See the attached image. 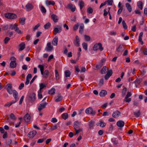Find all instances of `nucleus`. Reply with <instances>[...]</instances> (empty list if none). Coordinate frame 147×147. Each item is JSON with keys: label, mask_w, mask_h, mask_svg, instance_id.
<instances>
[{"label": "nucleus", "mask_w": 147, "mask_h": 147, "mask_svg": "<svg viewBox=\"0 0 147 147\" xmlns=\"http://www.w3.org/2000/svg\"><path fill=\"white\" fill-rule=\"evenodd\" d=\"M57 125L56 124L55 125H54L51 126L50 128V130L51 131H53L54 130H55L57 129Z\"/></svg>", "instance_id": "50"}, {"label": "nucleus", "mask_w": 147, "mask_h": 147, "mask_svg": "<svg viewBox=\"0 0 147 147\" xmlns=\"http://www.w3.org/2000/svg\"><path fill=\"white\" fill-rule=\"evenodd\" d=\"M122 24L123 28L125 29H127V26L124 20L122 21Z\"/></svg>", "instance_id": "54"}, {"label": "nucleus", "mask_w": 147, "mask_h": 147, "mask_svg": "<svg viewBox=\"0 0 147 147\" xmlns=\"http://www.w3.org/2000/svg\"><path fill=\"white\" fill-rule=\"evenodd\" d=\"M26 19L24 18H22L20 19L19 20L20 23L22 25H24L25 23Z\"/></svg>", "instance_id": "37"}, {"label": "nucleus", "mask_w": 147, "mask_h": 147, "mask_svg": "<svg viewBox=\"0 0 147 147\" xmlns=\"http://www.w3.org/2000/svg\"><path fill=\"white\" fill-rule=\"evenodd\" d=\"M40 24L39 23H38L33 28V31H35L40 26Z\"/></svg>", "instance_id": "58"}, {"label": "nucleus", "mask_w": 147, "mask_h": 147, "mask_svg": "<svg viewBox=\"0 0 147 147\" xmlns=\"http://www.w3.org/2000/svg\"><path fill=\"white\" fill-rule=\"evenodd\" d=\"M76 40H74V43L76 47H78L80 45V40L78 36H76Z\"/></svg>", "instance_id": "12"}, {"label": "nucleus", "mask_w": 147, "mask_h": 147, "mask_svg": "<svg viewBox=\"0 0 147 147\" xmlns=\"http://www.w3.org/2000/svg\"><path fill=\"white\" fill-rule=\"evenodd\" d=\"M48 104V103L46 102L41 103L39 105L38 110L39 111H41L42 109L45 108Z\"/></svg>", "instance_id": "5"}, {"label": "nucleus", "mask_w": 147, "mask_h": 147, "mask_svg": "<svg viewBox=\"0 0 147 147\" xmlns=\"http://www.w3.org/2000/svg\"><path fill=\"white\" fill-rule=\"evenodd\" d=\"M7 86L6 90L8 93L10 94H12L15 99H18V93L15 90H12V84H8L7 85Z\"/></svg>", "instance_id": "1"}, {"label": "nucleus", "mask_w": 147, "mask_h": 147, "mask_svg": "<svg viewBox=\"0 0 147 147\" xmlns=\"http://www.w3.org/2000/svg\"><path fill=\"white\" fill-rule=\"evenodd\" d=\"M84 26L83 24H81L80 26L79 32L81 34H82L84 32Z\"/></svg>", "instance_id": "23"}, {"label": "nucleus", "mask_w": 147, "mask_h": 147, "mask_svg": "<svg viewBox=\"0 0 147 147\" xmlns=\"http://www.w3.org/2000/svg\"><path fill=\"white\" fill-rule=\"evenodd\" d=\"M52 19L55 22H57L59 20V17L55 14H53L51 16Z\"/></svg>", "instance_id": "14"}, {"label": "nucleus", "mask_w": 147, "mask_h": 147, "mask_svg": "<svg viewBox=\"0 0 147 147\" xmlns=\"http://www.w3.org/2000/svg\"><path fill=\"white\" fill-rule=\"evenodd\" d=\"M67 8L70 9L72 12L74 11L76 9V8L75 7H73V5L72 4H69L67 7Z\"/></svg>", "instance_id": "19"}, {"label": "nucleus", "mask_w": 147, "mask_h": 147, "mask_svg": "<svg viewBox=\"0 0 147 147\" xmlns=\"http://www.w3.org/2000/svg\"><path fill=\"white\" fill-rule=\"evenodd\" d=\"M113 74V71L112 70H108L107 74L105 76V80H108L109 78Z\"/></svg>", "instance_id": "11"}, {"label": "nucleus", "mask_w": 147, "mask_h": 147, "mask_svg": "<svg viewBox=\"0 0 147 147\" xmlns=\"http://www.w3.org/2000/svg\"><path fill=\"white\" fill-rule=\"evenodd\" d=\"M58 28H55L53 31L54 34L56 35L58 33L62 31V29L61 27L59 26H57Z\"/></svg>", "instance_id": "6"}, {"label": "nucleus", "mask_w": 147, "mask_h": 147, "mask_svg": "<svg viewBox=\"0 0 147 147\" xmlns=\"http://www.w3.org/2000/svg\"><path fill=\"white\" fill-rule=\"evenodd\" d=\"M33 8V6L30 3H28L25 6V9L27 11H30Z\"/></svg>", "instance_id": "7"}, {"label": "nucleus", "mask_w": 147, "mask_h": 147, "mask_svg": "<svg viewBox=\"0 0 147 147\" xmlns=\"http://www.w3.org/2000/svg\"><path fill=\"white\" fill-rule=\"evenodd\" d=\"M57 98L56 97L55 98V101L56 102H58L61 101L62 99V97L60 95L57 96Z\"/></svg>", "instance_id": "35"}, {"label": "nucleus", "mask_w": 147, "mask_h": 147, "mask_svg": "<svg viewBox=\"0 0 147 147\" xmlns=\"http://www.w3.org/2000/svg\"><path fill=\"white\" fill-rule=\"evenodd\" d=\"M93 49L94 51H97L99 49L100 51H102L103 48L101 44L99 43L96 44L93 46Z\"/></svg>", "instance_id": "2"}, {"label": "nucleus", "mask_w": 147, "mask_h": 147, "mask_svg": "<svg viewBox=\"0 0 147 147\" xmlns=\"http://www.w3.org/2000/svg\"><path fill=\"white\" fill-rule=\"evenodd\" d=\"M79 26V24H75L73 27V30H77L78 29V28Z\"/></svg>", "instance_id": "52"}, {"label": "nucleus", "mask_w": 147, "mask_h": 147, "mask_svg": "<svg viewBox=\"0 0 147 147\" xmlns=\"http://www.w3.org/2000/svg\"><path fill=\"white\" fill-rule=\"evenodd\" d=\"M55 72L56 79L57 80H58L59 79L60 77L58 72L56 69L55 70Z\"/></svg>", "instance_id": "39"}, {"label": "nucleus", "mask_w": 147, "mask_h": 147, "mask_svg": "<svg viewBox=\"0 0 147 147\" xmlns=\"http://www.w3.org/2000/svg\"><path fill=\"white\" fill-rule=\"evenodd\" d=\"M138 6L140 9L142 10L143 8V3L141 1H139L137 3Z\"/></svg>", "instance_id": "34"}, {"label": "nucleus", "mask_w": 147, "mask_h": 147, "mask_svg": "<svg viewBox=\"0 0 147 147\" xmlns=\"http://www.w3.org/2000/svg\"><path fill=\"white\" fill-rule=\"evenodd\" d=\"M7 132H5L4 133V134L3 136V139L7 138Z\"/></svg>", "instance_id": "61"}, {"label": "nucleus", "mask_w": 147, "mask_h": 147, "mask_svg": "<svg viewBox=\"0 0 147 147\" xmlns=\"http://www.w3.org/2000/svg\"><path fill=\"white\" fill-rule=\"evenodd\" d=\"M124 49L122 45H120L119 47L116 49V51L122 53L124 50Z\"/></svg>", "instance_id": "24"}, {"label": "nucleus", "mask_w": 147, "mask_h": 147, "mask_svg": "<svg viewBox=\"0 0 147 147\" xmlns=\"http://www.w3.org/2000/svg\"><path fill=\"white\" fill-rule=\"evenodd\" d=\"M55 92V90L54 88H52L49 91V93L50 94H54Z\"/></svg>", "instance_id": "36"}, {"label": "nucleus", "mask_w": 147, "mask_h": 147, "mask_svg": "<svg viewBox=\"0 0 147 147\" xmlns=\"http://www.w3.org/2000/svg\"><path fill=\"white\" fill-rule=\"evenodd\" d=\"M10 118L13 120H16V117L15 115L13 113H11L10 115Z\"/></svg>", "instance_id": "51"}, {"label": "nucleus", "mask_w": 147, "mask_h": 147, "mask_svg": "<svg viewBox=\"0 0 147 147\" xmlns=\"http://www.w3.org/2000/svg\"><path fill=\"white\" fill-rule=\"evenodd\" d=\"M107 94V92L105 90H102L99 93V95L101 97L105 96Z\"/></svg>", "instance_id": "20"}, {"label": "nucleus", "mask_w": 147, "mask_h": 147, "mask_svg": "<svg viewBox=\"0 0 147 147\" xmlns=\"http://www.w3.org/2000/svg\"><path fill=\"white\" fill-rule=\"evenodd\" d=\"M87 11L89 13H92L93 12V9L91 7L88 8L87 9Z\"/></svg>", "instance_id": "53"}, {"label": "nucleus", "mask_w": 147, "mask_h": 147, "mask_svg": "<svg viewBox=\"0 0 147 147\" xmlns=\"http://www.w3.org/2000/svg\"><path fill=\"white\" fill-rule=\"evenodd\" d=\"M134 114L136 117H139L140 115V111L139 110L137 112H134Z\"/></svg>", "instance_id": "46"}, {"label": "nucleus", "mask_w": 147, "mask_h": 147, "mask_svg": "<svg viewBox=\"0 0 147 147\" xmlns=\"http://www.w3.org/2000/svg\"><path fill=\"white\" fill-rule=\"evenodd\" d=\"M17 64L16 62L11 61L9 66L11 68H14L16 67V66Z\"/></svg>", "instance_id": "26"}, {"label": "nucleus", "mask_w": 147, "mask_h": 147, "mask_svg": "<svg viewBox=\"0 0 147 147\" xmlns=\"http://www.w3.org/2000/svg\"><path fill=\"white\" fill-rule=\"evenodd\" d=\"M121 112L118 111H116L114 112L112 114V116L115 118H118L121 114Z\"/></svg>", "instance_id": "9"}, {"label": "nucleus", "mask_w": 147, "mask_h": 147, "mask_svg": "<svg viewBox=\"0 0 147 147\" xmlns=\"http://www.w3.org/2000/svg\"><path fill=\"white\" fill-rule=\"evenodd\" d=\"M49 72L48 70H46L45 71L44 73V76L45 78H47L48 77L49 75Z\"/></svg>", "instance_id": "33"}, {"label": "nucleus", "mask_w": 147, "mask_h": 147, "mask_svg": "<svg viewBox=\"0 0 147 147\" xmlns=\"http://www.w3.org/2000/svg\"><path fill=\"white\" fill-rule=\"evenodd\" d=\"M40 10L42 13H45L46 12V9L43 6H42L41 7Z\"/></svg>", "instance_id": "48"}, {"label": "nucleus", "mask_w": 147, "mask_h": 147, "mask_svg": "<svg viewBox=\"0 0 147 147\" xmlns=\"http://www.w3.org/2000/svg\"><path fill=\"white\" fill-rule=\"evenodd\" d=\"M106 124L103 122L102 121H100L99 123H98L96 125H98L101 127H104L105 126Z\"/></svg>", "instance_id": "22"}, {"label": "nucleus", "mask_w": 147, "mask_h": 147, "mask_svg": "<svg viewBox=\"0 0 147 147\" xmlns=\"http://www.w3.org/2000/svg\"><path fill=\"white\" fill-rule=\"evenodd\" d=\"M18 25L16 24H11L10 25L9 28L12 30H15L18 27Z\"/></svg>", "instance_id": "30"}, {"label": "nucleus", "mask_w": 147, "mask_h": 147, "mask_svg": "<svg viewBox=\"0 0 147 147\" xmlns=\"http://www.w3.org/2000/svg\"><path fill=\"white\" fill-rule=\"evenodd\" d=\"M85 111L87 114H91L92 115H94L96 113V111H94L91 107H89Z\"/></svg>", "instance_id": "4"}, {"label": "nucleus", "mask_w": 147, "mask_h": 147, "mask_svg": "<svg viewBox=\"0 0 147 147\" xmlns=\"http://www.w3.org/2000/svg\"><path fill=\"white\" fill-rule=\"evenodd\" d=\"M94 121H91L88 122L89 128L90 129H94Z\"/></svg>", "instance_id": "18"}, {"label": "nucleus", "mask_w": 147, "mask_h": 147, "mask_svg": "<svg viewBox=\"0 0 147 147\" xmlns=\"http://www.w3.org/2000/svg\"><path fill=\"white\" fill-rule=\"evenodd\" d=\"M15 31L17 32L19 34H21L22 33L21 30H19V28L17 27L16 29L15 30Z\"/></svg>", "instance_id": "57"}, {"label": "nucleus", "mask_w": 147, "mask_h": 147, "mask_svg": "<svg viewBox=\"0 0 147 147\" xmlns=\"http://www.w3.org/2000/svg\"><path fill=\"white\" fill-rule=\"evenodd\" d=\"M38 98L39 99H41L42 98V94H41V91L40 92L39 91H38Z\"/></svg>", "instance_id": "60"}, {"label": "nucleus", "mask_w": 147, "mask_h": 147, "mask_svg": "<svg viewBox=\"0 0 147 147\" xmlns=\"http://www.w3.org/2000/svg\"><path fill=\"white\" fill-rule=\"evenodd\" d=\"M127 91V88L125 87H124L123 89L122 92V96L123 97L126 94V92Z\"/></svg>", "instance_id": "41"}, {"label": "nucleus", "mask_w": 147, "mask_h": 147, "mask_svg": "<svg viewBox=\"0 0 147 147\" xmlns=\"http://www.w3.org/2000/svg\"><path fill=\"white\" fill-rule=\"evenodd\" d=\"M36 133L37 132L36 131L33 130L29 132L28 135V136L30 138L32 139L36 135Z\"/></svg>", "instance_id": "8"}, {"label": "nucleus", "mask_w": 147, "mask_h": 147, "mask_svg": "<svg viewBox=\"0 0 147 147\" xmlns=\"http://www.w3.org/2000/svg\"><path fill=\"white\" fill-rule=\"evenodd\" d=\"M10 38L8 37H6L4 40V43L5 44H7L10 40Z\"/></svg>", "instance_id": "55"}, {"label": "nucleus", "mask_w": 147, "mask_h": 147, "mask_svg": "<svg viewBox=\"0 0 147 147\" xmlns=\"http://www.w3.org/2000/svg\"><path fill=\"white\" fill-rule=\"evenodd\" d=\"M18 100H15V101H12L10 102H8L4 105V106L6 107H9L12 104L15 103Z\"/></svg>", "instance_id": "17"}, {"label": "nucleus", "mask_w": 147, "mask_h": 147, "mask_svg": "<svg viewBox=\"0 0 147 147\" xmlns=\"http://www.w3.org/2000/svg\"><path fill=\"white\" fill-rule=\"evenodd\" d=\"M5 16L6 18L10 19H13L16 18L17 17V16L15 14L10 13H5Z\"/></svg>", "instance_id": "3"}, {"label": "nucleus", "mask_w": 147, "mask_h": 147, "mask_svg": "<svg viewBox=\"0 0 147 147\" xmlns=\"http://www.w3.org/2000/svg\"><path fill=\"white\" fill-rule=\"evenodd\" d=\"M51 25V24L50 23L48 22L44 25V27L45 29H48L50 27Z\"/></svg>", "instance_id": "43"}, {"label": "nucleus", "mask_w": 147, "mask_h": 147, "mask_svg": "<svg viewBox=\"0 0 147 147\" xmlns=\"http://www.w3.org/2000/svg\"><path fill=\"white\" fill-rule=\"evenodd\" d=\"M40 88L39 90V92H40L41 91V90L44 87H46V86L45 85V84L43 83H41L40 84Z\"/></svg>", "instance_id": "45"}, {"label": "nucleus", "mask_w": 147, "mask_h": 147, "mask_svg": "<svg viewBox=\"0 0 147 147\" xmlns=\"http://www.w3.org/2000/svg\"><path fill=\"white\" fill-rule=\"evenodd\" d=\"M45 3L46 5H54L55 4V3L54 1H48L47 0H46L45 1Z\"/></svg>", "instance_id": "29"}, {"label": "nucleus", "mask_w": 147, "mask_h": 147, "mask_svg": "<svg viewBox=\"0 0 147 147\" xmlns=\"http://www.w3.org/2000/svg\"><path fill=\"white\" fill-rule=\"evenodd\" d=\"M25 44L24 42L21 43L19 45V50L22 51L24 50L25 48Z\"/></svg>", "instance_id": "27"}, {"label": "nucleus", "mask_w": 147, "mask_h": 147, "mask_svg": "<svg viewBox=\"0 0 147 147\" xmlns=\"http://www.w3.org/2000/svg\"><path fill=\"white\" fill-rule=\"evenodd\" d=\"M58 38L57 36L55 37L53 39L52 44L54 46H56L57 44Z\"/></svg>", "instance_id": "21"}, {"label": "nucleus", "mask_w": 147, "mask_h": 147, "mask_svg": "<svg viewBox=\"0 0 147 147\" xmlns=\"http://www.w3.org/2000/svg\"><path fill=\"white\" fill-rule=\"evenodd\" d=\"M62 117L63 119L66 120L68 118V115L67 113H65L62 115Z\"/></svg>", "instance_id": "38"}, {"label": "nucleus", "mask_w": 147, "mask_h": 147, "mask_svg": "<svg viewBox=\"0 0 147 147\" xmlns=\"http://www.w3.org/2000/svg\"><path fill=\"white\" fill-rule=\"evenodd\" d=\"M30 116L28 113H27L24 117V119L25 121L26 122H29L30 121Z\"/></svg>", "instance_id": "16"}, {"label": "nucleus", "mask_w": 147, "mask_h": 147, "mask_svg": "<svg viewBox=\"0 0 147 147\" xmlns=\"http://www.w3.org/2000/svg\"><path fill=\"white\" fill-rule=\"evenodd\" d=\"M38 67L40 69L41 73L42 75L44 76V66L43 65H38Z\"/></svg>", "instance_id": "25"}, {"label": "nucleus", "mask_w": 147, "mask_h": 147, "mask_svg": "<svg viewBox=\"0 0 147 147\" xmlns=\"http://www.w3.org/2000/svg\"><path fill=\"white\" fill-rule=\"evenodd\" d=\"M53 47L51 46V43L49 42L47 43L46 50L47 52H50L53 50Z\"/></svg>", "instance_id": "10"}, {"label": "nucleus", "mask_w": 147, "mask_h": 147, "mask_svg": "<svg viewBox=\"0 0 147 147\" xmlns=\"http://www.w3.org/2000/svg\"><path fill=\"white\" fill-rule=\"evenodd\" d=\"M81 125V122L78 121H76L74 122L73 126L74 129L79 128Z\"/></svg>", "instance_id": "13"}, {"label": "nucleus", "mask_w": 147, "mask_h": 147, "mask_svg": "<svg viewBox=\"0 0 147 147\" xmlns=\"http://www.w3.org/2000/svg\"><path fill=\"white\" fill-rule=\"evenodd\" d=\"M129 12H131L132 10L131 5L128 3H126L125 4Z\"/></svg>", "instance_id": "32"}, {"label": "nucleus", "mask_w": 147, "mask_h": 147, "mask_svg": "<svg viewBox=\"0 0 147 147\" xmlns=\"http://www.w3.org/2000/svg\"><path fill=\"white\" fill-rule=\"evenodd\" d=\"M75 129L76 131V134H77L82 131L83 129L82 128H80L78 129Z\"/></svg>", "instance_id": "49"}, {"label": "nucleus", "mask_w": 147, "mask_h": 147, "mask_svg": "<svg viewBox=\"0 0 147 147\" xmlns=\"http://www.w3.org/2000/svg\"><path fill=\"white\" fill-rule=\"evenodd\" d=\"M107 69L106 67L104 66L100 71V73L102 74H105L107 72Z\"/></svg>", "instance_id": "31"}, {"label": "nucleus", "mask_w": 147, "mask_h": 147, "mask_svg": "<svg viewBox=\"0 0 147 147\" xmlns=\"http://www.w3.org/2000/svg\"><path fill=\"white\" fill-rule=\"evenodd\" d=\"M125 123L123 121L120 120L118 121L117 123V125L121 127H123Z\"/></svg>", "instance_id": "15"}, {"label": "nucleus", "mask_w": 147, "mask_h": 147, "mask_svg": "<svg viewBox=\"0 0 147 147\" xmlns=\"http://www.w3.org/2000/svg\"><path fill=\"white\" fill-rule=\"evenodd\" d=\"M82 47L85 50H87L88 45L86 43L84 42L82 44Z\"/></svg>", "instance_id": "47"}, {"label": "nucleus", "mask_w": 147, "mask_h": 147, "mask_svg": "<svg viewBox=\"0 0 147 147\" xmlns=\"http://www.w3.org/2000/svg\"><path fill=\"white\" fill-rule=\"evenodd\" d=\"M86 71V69L84 67H82L80 71V72H85Z\"/></svg>", "instance_id": "64"}, {"label": "nucleus", "mask_w": 147, "mask_h": 147, "mask_svg": "<svg viewBox=\"0 0 147 147\" xmlns=\"http://www.w3.org/2000/svg\"><path fill=\"white\" fill-rule=\"evenodd\" d=\"M103 65L102 63H100L98 65H97L96 66V67L98 69H99L101 68Z\"/></svg>", "instance_id": "56"}, {"label": "nucleus", "mask_w": 147, "mask_h": 147, "mask_svg": "<svg viewBox=\"0 0 147 147\" xmlns=\"http://www.w3.org/2000/svg\"><path fill=\"white\" fill-rule=\"evenodd\" d=\"M84 38L86 41H89L90 40V37L87 35H85L84 36Z\"/></svg>", "instance_id": "44"}, {"label": "nucleus", "mask_w": 147, "mask_h": 147, "mask_svg": "<svg viewBox=\"0 0 147 147\" xmlns=\"http://www.w3.org/2000/svg\"><path fill=\"white\" fill-rule=\"evenodd\" d=\"M131 96V94L130 92H127L126 96L125 97V99H127Z\"/></svg>", "instance_id": "59"}, {"label": "nucleus", "mask_w": 147, "mask_h": 147, "mask_svg": "<svg viewBox=\"0 0 147 147\" xmlns=\"http://www.w3.org/2000/svg\"><path fill=\"white\" fill-rule=\"evenodd\" d=\"M65 74L66 77H69L71 75V72L69 70H66L65 71Z\"/></svg>", "instance_id": "40"}, {"label": "nucleus", "mask_w": 147, "mask_h": 147, "mask_svg": "<svg viewBox=\"0 0 147 147\" xmlns=\"http://www.w3.org/2000/svg\"><path fill=\"white\" fill-rule=\"evenodd\" d=\"M79 5L80 7V9H82L84 5V2L83 1H80L79 3Z\"/></svg>", "instance_id": "42"}, {"label": "nucleus", "mask_w": 147, "mask_h": 147, "mask_svg": "<svg viewBox=\"0 0 147 147\" xmlns=\"http://www.w3.org/2000/svg\"><path fill=\"white\" fill-rule=\"evenodd\" d=\"M35 94L34 93H31L30 96V100L32 101H34L35 99Z\"/></svg>", "instance_id": "28"}, {"label": "nucleus", "mask_w": 147, "mask_h": 147, "mask_svg": "<svg viewBox=\"0 0 147 147\" xmlns=\"http://www.w3.org/2000/svg\"><path fill=\"white\" fill-rule=\"evenodd\" d=\"M24 86V84L23 83H21L20 85L18 88L20 90H21L23 88Z\"/></svg>", "instance_id": "62"}, {"label": "nucleus", "mask_w": 147, "mask_h": 147, "mask_svg": "<svg viewBox=\"0 0 147 147\" xmlns=\"http://www.w3.org/2000/svg\"><path fill=\"white\" fill-rule=\"evenodd\" d=\"M37 76L36 75L33 77V78L32 79L30 82V84H31L33 82L35 79L37 78Z\"/></svg>", "instance_id": "63"}]
</instances>
